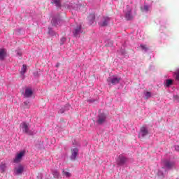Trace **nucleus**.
Segmentation results:
<instances>
[{
  "instance_id": "f257e3e1",
  "label": "nucleus",
  "mask_w": 179,
  "mask_h": 179,
  "mask_svg": "<svg viewBox=\"0 0 179 179\" xmlns=\"http://www.w3.org/2000/svg\"><path fill=\"white\" fill-rule=\"evenodd\" d=\"M20 128L22 129L23 134H26L30 136L36 134V130L30 129V124L26 122H22L20 125Z\"/></svg>"
},
{
  "instance_id": "f03ea898",
  "label": "nucleus",
  "mask_w": 179,
  "mask_h": 179,
  "mask_svg": "<svg viewBox=\"0 0 179 179\" xmlns=\"http://www.w3.org/2000/svg\"><path fill=\"white\" fill-rule=\"evenodd\" d=\"M107 82L108 85H118V83L121 82V77L118 76H113L111 77L108 78Z\"/></svg>"
},
{
  "instance_id": "7ed1b4c3",
  "label": "nucleus",
  "mask_w": 179,
  "mask_h": 179,
  "mask_svg": "<svg viewBox=\"0 0 179 179\" xmlns=\"http://www.w3.org/2000/svg\"><path fill=\"white\" fill-rule=\"evenodd\" d=\"M124 17L127 20H132L134 19V15H132V8L129 6H126V9L124 10Z\"/></svg>"
},
{
  "instance_id": "20e7f679",
  "label": "nucleus",
  "mask_w": 179,
  "mask_h": 179,
  "mask_svg": "<svg viewBox=\"0 0 179 179\" xmlns=\"http://www.w3.org/2000/svg\"><path fill=\"white\" fill-rule=\"evenodd\" d=\"M107 121V115L105 113H100L97 116L96 124L98 125H103Z\"/></svg>"
},
{
  "instance_id": "39448f33",
  "label": "nucleus",
  "mask_w": 179,
  "mask_h": 179,
  "mask_svg": "<svg viewBox=\"0 0 179 179\" xmlns=\"http://www.w3.org/2000/svg\"><path fill=\"white\" fill-rule=\"evenodd\" d=\"M111 20V18L109 17H103L102 20H101L99 22V25L101 27H106V26H108V23H110V21Z\"/></svg>"
},
{
  "instance_id": "423d86ee",
  "label": "nucleus",
  "mask_w": 179,
  "mask_h": 179,
  "mask_svg": "<svg viewBox=\"0 0 179 179\" xmlns=\"http://www.w3.org/2000/svg\"><path fill=\"white\" fill-rule=\"evenodd\" d=\"M128 159L123 155H119L117 159L116 160L117 166H124L127 162Z\"/></svg>"
},
{
  "instance_id": "0eeeda50",
  "label": "nucleus",
  "mask_w": 179,
  "mask_h": 179,
  "mask_svg": "<svg viewBox=\"0 0 179 179\" xmlns=\"http://www.w3.org/2000/svg\"><path fill=\"white\" fill-rule=\"evenodd\" d=\"M175 163L173 161L166 159L164 162V166L166 170H171L174 167Z\"/></svg>"
},
{
  "instance_id": "6e6552de",
  "label": "nucleus",
  "mask_w": 179,
  "mask_h": 179,
  "mask_svg": "<svg viewBox=\"0 0 179 179\" xmlns=\"http://www.w3.org/2000/svg\"><path fill=\"white\" fill-rule=\"evenodd\" d=\"M61 22H62V20H61V17H59V15L57 16H55L52 18V21L51 23L52 24V26H59V24H61Z\"/></svg>"
},
{
  "instance_id": "1a4fd4ad",
  "label": "nucleus",
  "mask_w": 179,
  "mask_h": 179,
  "mask_svg": "<svg viewBox=\"0 0 179 179\" xmlns=\"http://www.w3.org/2000/svg\"><path fill=\"white\" fill-rule=\"evenodd\" d=\"M79 156V149L78 148L71 150V155L70 156L71 160H76V157Z\"/></svg>"
},
{
  "instance_id": "9d476101",
  "label": "nucleus",
  "mask_w": 179,
  "mask_h": 179,
  "mask_svg": "<svg viewBox=\"0 0 179 179\" xmlns=\"http://www.w3.org/2000/svg\"><path fill=\"white\" fill-rule=\"evenodd\" d=\"M148 134H149L148 128H146L145 127H143L141 128L140 132L138 134V138H145V136H146Z\"/></svg>"
},
{
  "instance_id": "9b49d317",
  "label": "nucleus",
  "mask_w": 179,
  "mask_h": 179,
  "mask_svg": "<svg viewBox=\"0 0 179 179\" xmlns=\"http://www.w3.org/2000/svg\"><path fill=\"white\" fill-rule=\"evenodd\" d=\"M83 33V29H82V25H78L77 27L73 31V34L74 37H78L79 34Z\"/></svg>"
},
{
  "instance_id": "f8f14e48",
  "label": "nucleus",
  "mask_w": 179,
  "mask_h": 179,
  "mask_svg": "<svg viewBox=\"0 0 179 179\" xmlns=\"http://www.w3.org/2000/svg\"><path fill=\"white\" fill-rule=\"evenodd\" d=\"M31 96H33V90H31V88H26L24 94V97L25 99H30Z\"/></svg>"
},
{
  "instance_id": "ddd939ff",
  "label": "nucleus",
  "mask_w": 179,
  "mask_h": 179,
  "mask_svg": "<svg viewBox=\"0 0 179 179\" xmlns=\"http://www.w3.org/2000/svg\"><path fill=\"white\" fill-rule=\"evenodd\" d=\"M24 151H21L20 153H18L13 160L14 163H19L20 160H22V157L24 156Z\"/></svg>"
},
{
  "instance_id": "4468645a",
  "label": "nucleus",
  "mask_w": 179,
  "mask_h": 179,
  "mask_svg": "<svg viewBox=\"0 0 179 179\" xmlns=\"http://www.w3.org/2000/svg\"><path fill=\"white\" fill-rule=\"evenodd\" d=\"M24 170V168L23 167V166L20 165L18 166L17 168H15L14 170V174H15V176H19L20 174H22V173H23Z\"/></svg>"
},
{
  "instance_id": "2eb2a0df",
  "label": "nucleus",
  "mask_w": 179,
  "mask_h": 179,
  "mask_svg": "<svg viewBox=\"0 0 179 179\" xmlns=\"http://www.w3.org/2000/svg\"><path fill=\"white\" fill-rule=\"evenodd\" d=\"M71 108V105L66 104L63 108H60L58 111L59 114H64L65 111H68Z\"/></svg>"
},
{
  "instance_id": "dca6fc26",
  "label": "nucleus",
  "mask_w": 179,
  "mask_h": 179,
  "mask_svg": "<svg viewBox=\"0 0 179 179\" xmlns=\"http://www.w3.org/2000/svg\"><path fill=\"white\" fill-rule=\"evenodd\" d=\"M87 19L89 24H92L94 23V20H96V15L94 14H90Z\"/></svg>"
},
{
  "instance_id": "f3484780",
  "label": "nucleus",
  "mask_w": 179,
  "mask_h": 179,
  "mask_svg": "<svg viewBox=\"0 0 179 179\" xmlns=\"http://www.w3.org/2000/svg\"><path fill=\"white\" fill-rule=\"evenodd\" d=\"M6 57V51L5 49H0V61H3Z\"/></svg>"
},
{
  "instance_id": "a211bd4d",
  "label": "nucleus",
  "mask_w": 179,
  "mask_h": 179,
  "mask_svg": "<svg viewBox=\"0 0 179 179\" xmlns=\"http://www.w3.org/2000/svg\"><path fill=\"white\" fill-rule=\"evenodd\" d=\"M51 3L55 5L57 8H61V0H50Z\"/></svg>"
},
{
  "instance_id": "6ab92c4d",
  "label": "nucleus",
  "mask_w": 179,
  "mask_h": 179,
  "mask_svg": "<svg viewBox=\"0 0 179 179\" xmlns=\"http://www.w3.org/2000/svg\"><path fill=\"white\" fill-rule=\"evenodd\" d=\"M6 164L1 163L0 165V173H5V171H6Z\"/></svg>"
},
{
  "instance_id": "aec40b11",
  "label": "nucleus",
  "mask_w": 179,
  "mask_h": 179,
  "mask_svg": "<svg viewBox=\"0 0 179 179\" xmlns=\"http://www.w3.org/2000/svg\"><path fill=\"white\" fill-rule=\"evenodd\" d=\"M173 80L171 79L166 80V83H165L166 87H170V86H171V85H173Z\"/></svg>"
},
{
  "instance_id": "412c9836",
  "label": "nucleus",
  "mask_w": 179,
  "mask_h": 179,
  "mask_svg": "<svg viewBox=\"0 0 179 179\" xmlns=\"http://www.w3.org/2000/svg\"><path fill=\"white\" fill-rule=\"evenodd\" d=\"M149 9H150V6L144 5L143 7H141L142 12H149Z\"/></svg>"
},
{
  "instance_id": "4be33fe9",
  "label": "nucleus",
  "mask_w": 179,
  "mask_h": 179,
  "mask_svg": "<svg viewBox=\"0 0 179 179\" xmlns=\"http://www.w3.org/2000/svg\"><path fill=\"white\" fill-rule=\"evenodd\" d=\"M27 71V66L26 64L22 65V68L21 69V75H24L26 73V71Z\"/></svg>"
},
{
  "instance_id": "5701e85b",
  "label": "nucleus",
  "mask_w": 179,
  "mask_h": 179,
  "mask_svg": "<svg viewBox=\"0 0 179 179\" xmlns=\"http://www.w3.org/2000/svg\"><path fill=\"white\" fill-rule=\"evenodd\" d=\"M52 175H53L54 178H57V179L59 178L60 175H59V172H58V171H57V170L52 171Z\"/></svg>"
},
{
  "instance_id": "b1692460",
  "label": "nucleus",
  "mask_w": 179,
  "mask_h": 179,
  "mask_svg": "<svg viewBox=\"0 0 179 179\" xmlns=\"http://www.w3.org/2000/svg\"><path fill=\"white\" fill-rule=\"evenodd\" d=\"M144 96L145 97V99H150V97H152V92H147L144 94Z\"/></svg>"
},
{
  "instance_id": "393cba45",
  "label": "nucleus",
  "mask_w": 179,
  "mask_h": 179,
  "mask_svg": "<svg viewBox=\"0 0 179 179\" xmlns=\"http://www.w3.org/2000/svg\"><path fill=\"white\" fill-rule=\"evenodd\" d=\"M140 47L144 52H148V47H146V45H140Z\"/></svg>"
},
{
  "instance_id": "a878e982",
  "label": "nucleus",
  "mask_w": 179,
  "mask_h": 179,
  "mask_svg": "<svg viewBox=\"0 0 179 179\" xmlns=\"http://www.w3.org/2000/svg\"><path fill=\"white\" fill-rule=\"evenodd\" d=\"M24 108H29L30 107V102L29 101H26L23 103Z\"/></svg>"
},
{
  "instance_id": "bb28decb",
  "label": "nucleus",
  "mask_w": 179,
  "mask_h": 179,
  "mask_svg": "<svg viewBox=\"0 0 179 179\" xmlns=\"http://www.w3.org/2000/svg\"><path fill=\"white\" fill-rule=\"evenodd\" d=\"M48 34L50 35V36H55V31H54V30H52V29L51 28H48Z\"/></svg>"
},
{
  "instance_id": "cd10ccee",
  "label": "nucleus",
  "mask_w": 179,
  "mask_h": 179,
  "mask_svg": "<svg viewBox=\"0 0 179 179\" xmlns=\"http://www.w3.org/2000/svg\"><path fill=\"white\" fill-rule=\"evenodd\" d=\"M62 173H63V174L66 176V177H71V176H72L71 174V173H69V172H66V171H65V170H62Z\"/></svg>"
},
{
  "instance_id": "c85d7f7f",
  "label": "nucleus",
  "mask_w": 179,
  "mask_h": 179,
  "mask_svg": "<svg viewBox=\"0 0 179 179\" xmlns=\"http://www.w3.org/2000/svg\"><path fill=\"white\" fill-rule=\"evenodd\" d=\"M174 75H176V80H179V69L174 73Z\"/></svg>"
},
{
  "instance_id": "c756f323",
  "label": "nucleus",
  "mask_w": 179,
  "mask_h": 179,
  "mask_svg": "<svg viewBox=\"0 0 179 179\" xmlns=\"http://www.w3.org/2000/svg\"><path fill=\"white\" fill-rule=\"evenodd\" d=\"M157 176H159V177H164V173H163V171H158V172H157Z\"/></svg>"
},
{
  "instance_id": "7c9ffc66",
  "label": "nucleus",
  "mask_w": 179,
  "mask_h": 179,
  "mask_svg": "<svg viewBox=\"0 0 179 179\" xmlns=\"http://www.w3.org/2000/svg\"><path fill=\"white\" fill-rule=\"evenodd\" d=\"M66 41V38L63 37L61 38L60 44L62 45L64 44V43H65Z\"/></svg>"
},
{
  "instance_id": "2f4dec72",
  "label": "nucleus",
  "mask_w": 179,
  "mask_h": 179,
  "mask_svg": "<svg viewBox=\"0 0 179 179\" xmlns=\"http://www.w3.org/2000/svg\"><path fill=\"white\" fill-rule=\"evenodd\" d=\"M15 52L18 57H22V50H17L15 51Z\"/></svg>"
},
{
  "instance_id": "473e14b6",
  "label": "nucleus",
  "mask_w": 179,
  "mask_h": 179,
  "mask_svg": "<svg viewBox=\"0 0 179 179\" xmlns=\"http://www.w3.org/2000/svg\"><path fill=\"white\" fill-rule=\"evenodd\" d=\"M71 6L73 7V9H74L75 10H78V8H79V5L78 4Z\"/></svg>"
},
{
  "instance_id": "72a5a7b5",
  "label": "nucleus",
  "mask_w": 179,
  "mask_h": 179,
  "mask_svg": "<svg viewBox=\"0 0 179 179\" xmlns=\"http://www.w3.org/2000/svg\"><path fill=\"white\" fill-rule=\"evenodd\" d=\"M87 101H88L89 103H94L95 100L93 99H88Z\"/></svg>"
},
{
  "instance_id": "f704fd0d",
  "label": "nucleus",
  "mask_w": 179,
  "mask_h": 179,
  "mask_svg": "<svg viewBox=\"0 0 179 179\" xmlns=\"http://www.w3.org/2000/svg\"><path fill=\"white\" fill-rule=\"evenodd\" d=\"M120 52H121L122 55H125V50H120Z\"/></svg>"
},
{
  "instance_id": "c9c22d12",
  "label": "nucleus",
  "mask_w": 179,
  "mask_h": 179,
  "mask_svg": "<svg viewBox=\"0 0 179 179\" xmlns=\"http://www.w3.org/2000/svg\"><path fill=\"white\" fill-rule=\"evenodd\" d=\"M175 150L179 152V145H175Z\"/></svg>"
},
{
  "instance_id": "e433bc0d",
  "label": "nucleus",
  "mask_w": 179,
  "mask_h": 179,
  "mask_svg": "<svg viewBox=\"0 0 179 179\" xmlns=\"http://www.w3.org/2000/svg\"><path fill=\"white\" fill-rule=\"evenodd\" d=\"M37 75H38V73H37V72L34 73V76H37Z\"/></svg>"
},
{
  "instance_id": "4c0bfd02",
  "label": "nucleus",
  "mask_w": 179,
  "mask_h": 179,
  "mask_svg": "<svg viewBox=\"0 0 179 179\" xmlns=\"http://www.w3.org/2000/svg\"><path fill=\"white\" fill-rule=\"evenodd\" d=\"M59 66V64H56V68H58Z\"/></svg>"
},
{
  "instance_id": "58836bf2",
  "label": "nucleus",
  "mask_w": 179,
  "mask_h": 179,
  "mask_svg": "<svg viewBox=\"0 0 179 179\" xmlns=\"http://www.w3.org/2000/svg\"><path fill=\"white\" fill-rule=\"evenodd\" d=\"M110 45H113V41H110Z\"/></svg>"
},
{
  "instance_id": "ea45409f",
  "label": "nucleus",
  "mask_w": 179,
  "mask_h": 179,
  "mask_svg": "<svg viewBox=\"0 0 179 179\" xmlns=\"http://www.w3.org/2000/svg\"><path fill=\"white\" fill-rule=\"evenodd\" d=\"M114 1H117V0H114Z\"/></svg>"
}]
</instances>
